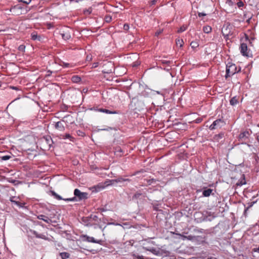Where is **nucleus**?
<instances>
[{"label": "nucleus", "instance_id": "50", "mask_svg": "<svg viewBox=\"0 0 259 259\" xmlns=\"http://www.w3.org/2000/svg\"><path fill=\"white\" fill-rule=\"evenodd\" d=\"M164 69L166 70V71H169L170 69V65H166L165 67L164 68Z\"/></svg>", "mask_w": 259, "mask_h": 259}, {"label": "nucleus", "instance_id": "45", "mask_svg": "<svg viewBox=\"0 0 259 259\" xmlns=\"http://www.w3.org/2000/svg\"><path fill=\"white\" fill-rule=\"evenodd\" d=\"M129 25L127 24H125L124 25H123V29L125 30H128L129 29Z\"/></svg>", "mask_w": 259, "mask_h": 259}, {"label": "nucleus", "instance_id": "29", "mask_svg": "<svg viewBox=\"0 0 259 259\" xmlns=\"http://www.w3.org/2000/svg\"><path fill=\"white\" fill-rule=\"evenodd\" d=\"M111 182L112 183H113V182L119 183V182H124V178L120 177L117 179L112 180H111Z\"/></svg>", "mask_w": 259, "mask_h": 259}, {"label": "nucleus", "instance_id": "51", "mask_svg": "<svg viewBox=\"0 0 259 259\" xmlns=\"http://www.w3.org/2000/svg\"><path fill=\"white\" fill-rule=\"evenodd\" d=\"M157 3V0H152L151 2H150V5H154L156 4V3Z\"/></svg>", "mask_w": 259, "mask_h": 259}, {"label": "nucleus", "instance_id": "24", "mask_svg": "<svg viewBox=\"0 0 259 259\" xmlns=\"http://www.w3.org/2000/svg\"><path fill=\"white\" fill-rule=\"evenodd\" d=\"M131 255L133 257V259H148V258H145L143 255H140L136 253H132Z\"/></svg>", "mask_w": 259, "mask_h": 259}, {"label": "nucleus", "instance_id": "43", "mask_svg": "<svg viewBox=\"0 0 259 259\" xmlns=\"http://www.w3.org/2000/svg\"><path fill=\"white\" fill-rule=\"evenodd\" d=\"M140 62H138V61L135 62L133 63V67H137L140 65Z\"/></svg>", "mask_w": 259, "mask_h": 259}, {"label": "nucleus", "instance_id": "22", "mask_svg": "<svg viewBox=\"0 0 259 259\" xmlns=\"http://www.w3.org/2000/svg\"><path fill=\"white\" fill-rule=\"evenodd\" d=\"M71 80L74 83H77L80 81L81 78L77 75H74L71 77Z\"/></svg>", "mask_w": 259, "mask_h": 259}, {"label": "nucleus", "instance_id": "7", "mask_svg": "<svg viewBox=\"0 0 259 259\" xmlns=\"http://www.w3.org/2000/svg\"><path fill=\"white\" fill-rule=\"evenodd\" d=\"M74 195L79 200H85L88 198V193L81 192L79 189H75L74 191Z\"/></svg>", "mask_w": 259, "mask_h": 259}, {"label": "nucleus", "instance_id": "5", "mask_svg": "<svg viewBox=\"0 0 259 259\" xmlns=\"http://www.w3.org/2000/svg\"><path fill=\"white\" fill-rule=\"evenodd\" d=\"M225 121L222 119H218L214 120L212 123L209 126V129L214 130L218 128H221L225 125Z\"/></svg>", "mask_w": 259, "mask_h": 259}, {"label": "nucleus", "instance_id": "25", "mask_svg": "<svg viewBox=\"0 0 259 259\" xmlns=\"http://www.w3.org/2000/svg\"><path fill=\"white\" fill-rule=\"evenodd\" d=\"M211 27L209 26H205L203 27V30L205 33H209L211 31Z\"/></svg>", "mask_w": 259, "mask_h": 259}, {"label": "nucleus", "instance_id": "3", "mask_svg": "<svg viewBox=\"0 0 259 259\" xmlns=\"http://www.w3.org/2000/svg\"><path fill=\"white\" fill-rule=\"evenodd\" d=\"M240 70V68L238 70L237 66L234 64H228L226 65V73L225 77L227 78L228 77H230L235 74L237 72H238Z\"/></svg>", "mask_w": 259, "mask_h": 259}, {"label": "nucleus", "instance_id": "33", "mask_svg": "<svg viewBox=\"0 0 259 259\" xmlns=\"http://www.w3.org/2000/svg\"><path fill=\"white\" fill-rule=\"evenodd\" d=\"M11 158V155H4L3 157H1L2 161H6L8 160Z\"/></svg>", "mask_w": 259, "mask_h": 259}, {"label": "nucleus", "instance_id": "52", "mask_svg": "<svg viewBox=\"0 0 259 259\" xmlns=\"http://www.w3.org/2000/svg\"><path fill=\"white\" fill-rule=\"evenodd\" d=\"M47 25L48 26V28L49 29H51V28L54 27L53 25L52 24H51V23H47Z\"/></svg>", "mask_w": 259, "mask_h": 259}, {"label": "nucleus", "instance_id": "47", "mask_svg": "<svg viewBox=\"0 0 259 259\" xmlns=\"http://www.w3.org/2000/svg\"><path fill=\"white\" fill-rule=\"evenodd\" d=\"M105 21L106 22H110L112 20V17H105Z\"/></svg>", "mask_w": 259, "mask_h": 259}, {"label": "nucleus", "instance_id": "58", "mask_svg": "<svg viewBox=\"0 0 259 259\" xmlns=\"http://www.w3.org/2000/svg\"><path fill=\"white\" fill-rule=\"evenodd\" d=\"M201 15H202V16H205L206 15L205 14L199 13L198 16H201Z\"/></svg>", "mask_w": 259, "mask_h": 259}, {"label": "nucleus", "instance_id": "44", "mask_svg": "<svg viewBox=\"0 0 259 259\" xmlns=\"http://www.w3.org/2000/svg\"><path fill=\"white\" fill-rule=\"evenodd\" d=\"M162 64H165V65H169V64H170V61H166V60H163V61H162Z\"/></svg>", "mask_w": 259, "mask_h": 259}, {"label": "nucleus", "instance_id": "57", "mask_svg": "<svg viewBox=\"0 0 259 259\" xmlns=\"http://www.w3.org/2000/svg\"><path fill=\"white\" fill-rule=\"evenodd\" d=\"M90 219V218H86V219H83V221H84V222H88V221H89V220Z\"/></svg>", "mask_w": 259, "mask_h": 259}, {"label": "nucleus", "instance_id": "59", "mask_svg": "<svg viewBox=\"0 0 259 259\" xmlns=\"http://www.w3.org/2000/svg\"><path fill=\"white\" fill-rule=\"evenodd\" d=\"M126 181L130 182V180L128 179H124V182H126Z\"/></svg>", "mask_w": 259, "mask_h": 259}, {"label": "nucleus", "instance_id": "19", "mask_svg": "<svg viewBox=\"0 0 259 259\" xmlns=\"http://www.w3.org/2000/svg\"><path fill=\"white\" fill-rule=\"evenodd\" d=\"M62 139H68L70 141L73 142L74 141V138H73L70 134H66L65 135H61Z\"/></svg>", "mask_w": 259, "mask_h": 259}, {"label": "nucleus", "instance_id": "2", "mask_svg": "<svg viewBox=\"0 0 259 259\" xmlns=\"http://www.w3.org/2000/svg\"><path fill=\"white\" fill-rule=\"evenodd\" d=\"M232 26L228 23L225 24L222 28V33L226 40L230 39V36L232 35Z\"/></svg>", "mask_w": 259, "mask_h": 259}, {"label": "nucleus", "instance_id": "60", "mask_svg": "<svg viewBox=\"0 0 259 259\" xmlns=\"http://www.w3.org/2000/svg\"><path fill=\"white\" fill-rule=\"evenodd\" d=\"M4 156L3 153L2 152H0V158L1 159V157H3Z\"/></svg>", "mask_w": 259, "mask_h": 259}, {"label": "nucleus", "instance_id": "10", "mask_svg": "<svg viewBox=\"0 0 259 259\" xmlns=\"http://www.w3.org/2000/svg\"><path fill=\"white\" fill-rule=\"evenodd\" d=\"M250 135L249 131H246L240 133L239 135V139L241 141H244L247 140Z\"/></svg>", "mask_w": 259, "mask_h": 259}, {"label": "nucleus", "instance_id": "49", "mask_svg": "<svg viewBox=\"0 0 259 259\" xmlns=\"http://www.w3.org/2000/svg\"><path fill=\"white\" fill-rule=\"evenodd\" d=\"M52 73V71H51L50 70H48L47 71V74H46V77H49V76H50L51 75Z\"/></svg>", "mask_w": 259, "mask_h": 259}, {"label": "nucleus", "instance_id": "26", "mask_svg": "<svg viewBox=\"0 0 259 259\" xmlns=\"http://www.w3.org/2000/svg\"><path fill=\"white\" fill-rule=\"evenodd\" d=\"M187 28V26L183 25V26H181L180 28L178 30V33H182L185 31L186 29Z\"/></svg>", "mask_w": 259, "mask_h": 259}, {"label": "nucleus", "instance_id": "4", "mask_svg": "<svg viewBox=\"0 0 259 259\" xmlns=\"http://www.w3.org/2000/svg\"><path fill=\"white\" fill-rule=\"evenodd\" d=\"M10 11L12 12V15L19 16L24 14L27 11L25 8H23L21 5L18 4L12 7Z\"/></svg>", "mask_w": 259, "mask_h": 259}, {"label": "nucleus", "instance_id": "40", "mask_svg": "<svg viewBox=\"0 0 259 259\" xmlns=\"http://www.w3.org/2000/svg\"><path fill=\"white\" fill-rule=\"evenodd\" d=\"M82 1H83V0H70L69 1L70 4H73L74 3H78Z\"/></svg>", "mask_w": 259, "mask_h": 259}, {"label": "nucleus", "instance_id": "61", "mask_svg": "<svg viewBox=\"0 0 259 259\" xmlns=\"http://www.w3.org/2000/svg\"><path fill=\"white\" fill-rule=\"evenodd\" d=\"M256 139H257L258 142L259 143V133L258 134V135L257 136Z\"/></svg>", "mask_w": 259, "mask_h": 259}, {"label": "nucleus", "instance_id": "42", "mask_svg": "<svg viewBox=\"0 0 259 259\" xmlns=\"http://www.w3.org/2000/svg\"><path fill=\"white\" fill-rule=\"evenodd\" d=\"M252 252H257L259 253V246L257 247L253 248L252 250Z\"/></svg>", "mask_w": 259, "mask_h": 259}, {"label": "nucleus", "instance_id": "1", "mask_svg": "<svg viewBox=\"0 0 259 259\" xmlns=\"http://www.w3.org/2000/svg\"><path fill=\"white\" fill-rule=\"evenodd\" d=\"M154 241L151 240H145L142 243V248L143 249L151 252L154 255H158L160 253L159 250L154 247L156 245Z\"/></svg>", "mask_w": 259, "mask_h": 259}, {"label": "nucleus", "instance_id": "23", "mask_svg": "<svg viewBox=\"0 0 259 259\" xmlns=\"http://www.w3.org/2000/svg\"><path fill=\"white\" fill-rule=\"evenodd\" d=\"M224 133H220L218 135H217L214 137V140L218 141L219 142L220 139H222L224 137Z\"/></svg>", "mask_w": 259, "mask_h": 259}, {"label": "nucleus", "instance_id": "6", "mask_svg": "<svg viewBox=\"0 0 259 259\" xmlns=\"http://www.w3.org/2000/svg\"><path fill=\"white\" fill-rule=\"evenodd\" d=\"M81 239L82 241H86L88 242H92L99 244L100 245L103 244V240H96L93 237H90L88 236L87 235H81L80 236Z\"/></svg>", "mask_w": 259, "mask_h": 259}, {"label": "nucleus", "instance_id": "27", "mask_svg": "<svg viewBox=\"0 0 259 259\" xmlns=\"http://www.w3.org/2000/svg\"><path fill=\"white\" fill-rule=\"evenodd\" d=\"M176 44L178 46H179L180 47H182L184 44L183 40L182 39H177Z\"/></svg>", "mask_w": 259, "mask_h": 259}, {"label": "nucleus", "instance_id": "11", "mask_svg": "<svg viewBox=\"0 0 259 259\" xmlns=\"http://www.w3.org/2000/svg\"><path fill=\"white\" fill-rule=\"evenodd\" d=\"M30 232L37 238H41L45 240H49V239L44 234H39L34 230H30Z\"/></svg>", "mask_w": 259, "mask_h": 259}, {"label": "nucleus", "instance_id": "8", "mask_svg": "<svg viewBox=\"0 0 259 259\" xmlns=\"http://www.w3.org/2000/svg\"><path fill=\"white\" fill-rule=\"evenodd\" d=\"M240 50L241 54L244 56L249 57L251 55L250 50L248 49L247 44L242 43L240 46Z\"/></svg>", "mask_w": 259, "mask_h": 259}, {"label": "nucleus", "instance_id": "18", "mask_svg": "<svg viewBox=\"0 0 259 259\" xmlns=\"http://www.w3.org/2000/svg\"><path fill=\"white\" fill-rule=\"evenodd\" d=\"M212 192V190L209 188L204 190L202 192L203 196L204 197H208L210 195Z\"/></svg>", "mask_w": 259, "mask_h": 259}, {"label": "nucleus", "instance_id": "14", "mask_svg": "<svg viewBox=\"0 0 259 259\" xmlns=\"http://www.w3.org/2000/svg\"><path fill=\"white\" fill-rule=\"evenodd\" d=\"M55 127L56 129L61 132H63L65 130V127L61 121L57 122L55 124Z\"/></svg>", "mask_w": 259, "mask_h": 259}, {"label": "nucleus", "instance_id": "46", "mask_svg": "<svg viewBox=\"0 0 259 259\" xmlns=\"http://www.w3.org/2000/svg\"><path fill=\"white\" fill-rule=\"evenodd\" d=\"M141 195V193H139V192H137L135 194V195H134V197L136 198H139L140 197V196Z\"/></svg>", "mask_w": 259, "mask_h": 259}, {"label": "nucleus", "instance_id": "38", "mask_svg": "<svg viewBox=\"0 0 259 259\" xmlns=\"http://www.w3.org/2000/svg\"><path fill=\"white\" fill-rule=\"evenodd\" d=\"M237 6L238 8H240L241 7H243L244 6V3L242 1H239L237 3Z\"/></svg>", "mask_w": 259, "mask_h": 259}, {"label": "nucleus", "instance_id": "9", "mask_svg": "<svg viewBox=\"0 0 259 259\" xmlns=\"http://www.w3.org/2000/svg\"><path fill=\"white\" fill-rule=\"evenodd\" d=\"M52 195L57 200H64L65 201H77L76 197L75 196L72 198H63L61 196L57 194L54 191L51 192Z\"/></svg>", "mask_w": 259, "mask_h": 259}, {"label": "nucleus", "instance_id": "30", "mask_svg": "<svg viewBox=\"0 0 259 259\" xmlns=\"http://www.w3.org/2000/svg\"><path fill=\"white\" fill-rule=\"evenodd\" d=\"M45 140H46L47 143L49 145V148H50L51 145L53 143V141H52L51 138L50 137L46 138H45Z\"/></svg>", "mask_w": 259, "mask_h": 259}, {"label": "nucleus", "instance_id": "17", "mask_svg": "<svg viewBox=\"0 0 259 259\" xmlns=\"http://www.w3.org/2000/svg\"><path fill=\"white\" fill-rule=\"evenodd\" d=\"M238 99L236 96L233 97L230 100V104L232 106H235L238 104Z\"/></svg>", "mask_w": 259, "mask_h": 259}, {"label": "nucleus", "instance_id": "16", "mask_svg": "<svg viewBox=\"0 0 259 259\" xmlns=\"http://www.w3.org/2000/svg\"><path fill=\"white\" fill-rule=\"evenodd\" d=\"M98 111H99V112L105 113L107 114H116L117 113V112L116 111H110L109 110L106 109H103V108L99 109L98 110Z\"/></svg>", "mask_w": 259, "mask_h": 259}, {"label": "nucleus", "instance_id": "56", "mask_svg": "<svg viewBox=\"0 0 259 259\" xmlns=\"http://www.w3.org/2000/svg\"><path fill=\"white\" fill-rule=\"evenodd\" d=\"M99 210L102 212L106 211V210L103 208H99Z\"/></svg>", "mask_w": 259, "mask_h": 259}, {"label": "nucleus", "instance_id": "48", "mask_svg": "<svg viewBox=\"0 0 259 259\" xmlns=\"http://www.w3.org/2000/svg\"><path fill=\"white\" fill-rule=\"evenodd\" d=\"M99 63L98 62H95L93 64L92 67L93 68H96L98 66Z\"/></svg>", "mask_w": 259, "mask_h": 259}, {"label": "nucleus", "instance_id": "15", "mask_svg": "<svg viewBox=\"0 0 259 259\" xmlns=\"http://www.w3.org/2000/svg\"><path fill=\"white\" fill-rule=\"evenodd\" d=\"M31 39L33 40H38V41H41L42 37L40 35H38L37 34L36 32H32L31 34Z\"/></svg>", "mask_w": 259, "mask_h": 259}, {"label": "nucleus", "instance_id": "34", "mask_svg": "<svg viewBox=\"0 0 259 259\" xmlns=\"http://www.w3.org/2000/svg\"><path fill=\"white\" fill-rule=\"evenodd\" d=\"M18 1L19 3H22L25 5H28L31 3V0H18Z\"/></svg>", "mask_w": 259, "mask_h": 259}, {"label": "nucleus", "instance_id": "53", "mask_svg": "<svg viewBox=\"0 0 259 259\" xmlns=\"http://www.w3.org/2000/svg\"><path fill=\"white\" fill-rule=\"evenodd\" d=\"M162 31V30H159L158 31H157L156 33H155V35L158 36V35H159Z\"/></svg>", "mask_w": 259, "mask_h": 259}, {"label": "nucleus", "instance_id": "37", "mask_svg": "<svg viewBox=\"0 0 259 259\" xmlns=\"http://www.w3.org/2000/svg\"><path fill=\"white\" fill-rule=\"evenodd\" d=\"M90 219H92L93 221H98V217L96 215L91 214L89 217Z\"/></svg>", "mask_w": 259, "mask_h": 259}, {"label": "nucleus", "instance_id": "28", "mask_svg": "<svg viewBox=\"0 0 259 259\" xmlns=\"http://www.w3.org/2000/svg\"><path fill=\"white\" fill-rule=\"evenodd\" d=\"M92 10L93 9L92 8H89L87 9L83 10V14L84 15H90L92 13Z\"/></svg>", "mask_w": 259, "mask_h": 259}, {"label": "nucleus", "instance_id": "54", "mask_svg": "<svg viewBox=\"0 0 259 259\" xmlns=\"http://www.w3.org/2000/svg\"><path fill=\"white\" fill-rule=\"evenodd\" d=\"M183 237H184V238H188V239H189V240H191V239H192V237L191 236H188V237H186V236H183Z\"/></svg>", "mask_w": 259, "mask_h": 259}, {"label": "nucleus", "instance_id": "63", "mask_svg": "<svg viewBox=\"0 0 259 259\" xmlns=\"http://www.w3.org/2000/svg\"><path fill=\"white\" fill-rule=\"evenodd\" d=\"M245 184V182H243V183H242V182L241 183V185H243V184Z\"/></svg>", "mask_w": 259, "mask_h": 259}, {"label": "nucleus", "instance_id": "21", "mask_svg": "<svg viewBox=\"0 0 259 259\" xmlns=\"http://www.w3.org/2000/svg\"><path fill=\"white\" fill-rule=\"evenodd\" d=\"M60 256L62 259H67L69 257L70 254L68 252H63L60 253Z\"/></svg>", "mask_w": 259, "mask_h": 259}, {"label": "nucleus", "instance_id": "13", "mask_svg": "<svg viewBox=\"0 0 259 259\" xmlns=\"http://www.w3.org/2000/svg\"><path fill=\"white\" fill-rule=\"evenodd\" d=\"M37 218L39 220L44 221V222H45L46 223H47L48 224H50V223H52V220L50 219H49L48 217H47L45 215H43V214H40V215H38Z\"/></svg>", "mask_w": 259, "mask_h": 259}, {"label": "nucleus", "instance_id": "62", "mask_svg": "<svg viewBox=\"0 0 259 259\" xmlns=\"http://www.w3.org/2000/svg\"><path fill=\"white\" fill-rule=\"evenodd\" d=\"M208 259H217V258H215V257H209V258H208Z\"/></svg>", "mask_w": 259, "mask_h": 259}, {"label": "nucleus", "instance_id": "36", "mask_svg": "<svg viewBox=\"0 0 259 259\" xmlns=\"http://www.w3.org/2000/svg\"><path fill=\"white\" fill-rule=\"evenodd\" d=\"M62 66L64 68H67V67H70L73 66L71 64L68 63H65V62H62Z\"/></svg>", "mask_w": 259, "mask_h": 259}, {"label": "nucleus", "instance_id": "41", "mask_svg": "<svg viewBox=\"0 0 259 259\" xmlns=\"http://www.w3.org/2000/svg\"><path fill=\"white\" fill-rule=\"evenodd\" d=\"M226 4L230 6H232L234 4V2L232 0H227Z\"/></svg>", "mask_w": 259, "mask_h": 259}, {"label": "nucleus", "instance_id": "55", "mask_svg": "<svg viewBox=\"0 0 259 259\" xmlns=\"http://www.w3.org/2000/svg\"><path fill=\"white\" fill-rule=\"evenodd\" d=\"M14 198H15V197H12L10 198V200L12 203V201H15Z\"/></svg>", "mask_w": 259, "mask_h": 259}, {"label": "nucleus", "instance_id": "39", "mask_svg": "<svg viewBox=\"0 0 259 259\" xmlns=\"http://www.w3.org/2000/svg\"><path fill=\"white\" fill-rule=\"evenodd\" d=\"M25 47L24 46V45H20L19 48H18V49L19 51H22V52H24L25 51Z\"/></svg>", "mask_w": 259, "mask_h": 259}, {"label": "nucleus", "instance_id": "64", "mask_svg": "<svg viewBox=\"0 0 259 259\" xmlns=\"http://www.w3.org/2000/svg\"><path fill=\"white\" fill-rule=\"evenodd\" d=\"M12 88L13 89H15V90H16L17 88L16 87H13Z\"/></svg>", "mask_w": 259, "mask_h": 259}, {"label": "nucleus", "instance_id": "35", "mask_svg": "<svg viewBox=\"0 0 259 259\" xmlns=\"http://www.w3.org/2000/svg\"><path fill=\"white\" fill-rule=\"evenodd\" d=\"M76 134L78 136L82 137H83L85 136L84 133L80 130L77 131Z\"/></svg>", "mask_w": 259, "mask_h": 259}, {"label": "nucleus", "instance_id": "20", "mask_svg": "<svg viewBox=\"0 0 259 259\" xmlns=\"http://www.w3.org/2000/svg\"><path fill=\"white\" fill-rule=\"evenodd\" d=\"M12 203L17 205L19 208H23L24 207V205L25 204V203H21L19 202L18 201L15 200V201H12Z\"/></svg>", "mask_w": 259, "mask_h": 259}, {"label": "nucleus", "instance_id": "12", "mask_svg": "<svg viewBox=\"0 0 259 259\" xmlns=\"http://www.w3.org/2000/svg\"><path fill=\"white\" fill-rule=\"evenodd\" d=\"M60 34L62 36V38L65 40H67L71 38V34L69 31H63Z\"/></svg>", "mask_w": 259, "mask_h": 259}, {"label": "nucleus", "instance_id": "31", "mask_svg": "<svg viewBox=\"0 0 259 259\" xmlns=\"http://www.w3.org/2000/svg\"><path fill=\"white\" fill-rule=\"evenodd\" d=\"M145 181H146L147 183L149 185H151L152 184L155 183L157 180L154 179H151L148 180H145Z\"/></svg>", "mask_w": 259, "mask_h": 259}, {"label": "nucleus", "instance_id": "32", "mask_svg": "<svg viewBox=\"0 0 259 259\" xmlns=\"http://www.w3.org/2000/svg\"><path fill=\"white\" fill-rule=\"evenodd\" d=\"M190 46L192 48L195 49L198 47V44L197 42L192 41L190 44Z\"/></svg>", "mask_w": 259, "mask_h": 259}]
</instances>
